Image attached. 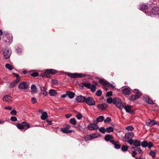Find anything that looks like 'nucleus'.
I'll return each instance as SVG.
<instances>
[{
	"mask_svg": "<svg viewBox=\"0 0 159 159\" xmlns=\"http://www.w3.org/2000/svg\"><path fill=\"white\" fill-rule=\"evenodd\" d=\"M134 134L133 132H130L127 133L125 136L123 137V140L127 142L129 144H132V142L133 139H132L134 136Z\"/></svg>",
	"mask_w": 159,
	"mask_h": 159,
	"instance_id": "obj_1",
	"label": "nucleus"
},
{
	"mask_svg": "<svg viewBox=\"0 0 159 159\" xmlns=\"http://www.w3.org/2000/svg\"><path fill=\"white\" fill-rule=\"evenodd\" d=\"M16 126L19 129L26 130L30 127V125L25 122H23L21 124H17Z\"/></svg>",
	"mask_w": 159,
	"mask_h": 159,
	"instance_id": "obj_2",
	"label": "nucleus"
},
{
	"mask_svg": "<svg viewBox=\"0 0 159 159\" xmlns=\"http://www.w3.org/2000/svg\"><path fill=\"white\" fill-rule=\"evenodd\" d=\"M114 103L116 106L120 109H122L124 107L121 100L119 98H115L114 100Z\"/></svg>",
	"mask_w": 159,
	"mask_h": 159,
	"instance_id": "obj_3",
	"label": "nucleus"
},
{
	"mask_svg": "<svg viewBox=\"0 0 159 159\" xmlns=\"http://www.w3.org/2000/svg\"><path fill=\"white\" fill-rule=\"evenodd\" d=\"M151 13L149 12L147 14L148 16H153V15H157L159 14V8L157 7H153L151 10Z\"/></svg>",
	"mask_w": 159,
	"mask_h": 159,
	"instance_id": "obj_4",
	"label": "nucleus"
},
{
	"mask_svg": "<svg viewBox=\"0 0 159 159\" xmlns=\"http://www.w3.org/2000/svg\"><path fill=\"white\" fill-rule=\"evenodd\" d=\"M67 75H68L69 77L72 78H81L82 77H84L85 76V75L84 74H82L81 73H68L67 74Z\"/></svg>",
	"mask_w": 159,
	"mask_h": 159,
	"instance_id": "obj_5",
	"label": "nucleus"
},
{
	"mask_svg": "<svg viewBox=\"0 0 159 159\" xmlns=\"http://www.w3.org/2000/svg\"><path fill=\"white\" fill-rule=\"evenodd\" d=\"M2 51L4 54V57L5 59H7L9 57L11 53V51L10 49L7 48H3Z\"/></svg>",
	"mask_w": 159,
	"mask_h": 159,
	"instance_id": "obj_6",
	"label": "nucleus"
},
{
	"mask_svg": "<svg viewBox=\"0 0 159 159\" xmlns=\"http://www.w3.org/2000/svg\"><path fill=\"white\" fill-rule=\"evenodd\" d=\"M98 135L96 133H94L89 135H87L85 136L84 139L85 141H89L98 137Z\"/></svg>",
	"mask_w": 159,
	"mask_h": 159,
	"instance_id": "obj_7",
	"label": "nucleus"
},
{
	"mask_svg": "<svg viewBox=\"0 0 159 159\" xmlns=\"http://www.w3.org/2000/svg\"><path fill=\"white\" fill-rule=\"evenodd\" d=\"M85 102L90 106H92L94 105L95 103V101L91 97H89L86 98Z\"/></svg>",
	"mask_w": 159,
	"mask_h": 159,
	"instance_id": "obj_8",
	"label": "nucleus"
},
{
	"mask_svg": "<svg viewBox=\"0 0 159 159\" xmlns=\"http://www.w3.org/2000/svg\"><path fill=\"white\" fill-rule=\"evenodd\" d=\"M121 91L125 95H129L131 93V89L129 87H124L121 89Z\"/></svg>",
	"mask_w": 159,
	"mask_h": 159,
	"instance_id": "obj_9",
	"label": "nucleus"
},
{
	"mask_svg": "<svg viewBox=\"0 0 159 159\" xmlns=\"http://www.w3.org/2000/svg\"><path fill=\"white\" fill-rule=\"evenodd\" d=\"M98 126L96 122L91 123L87 126V128L90 130H96L98 129Z\"/></svg>",
	"mask_w": 159,
	"mask_h": 159,
	"instance_id": "obj_10",
	"label": "nucleus"
},
{
	"mask_svg": "<svg viewBox=\"0 0 159 159\" xmlns=\"http://www.w3.org/2000/svg\"><path fill=\"white\" fill-rule=\"evenodd\" d=\"M145 123L146 125L148 126H152L157 124V122L154 120H147Z\"/></svg>",
	"mask_w": 159,
	"mask_h": 159,
	"instance_id": "obj_11",
	"label": "nucleus"
},
{
	"mask_svg": "<svg viewBox=\"0 0 159 159\" xmlns=\"http://www.w3.org/2000/svg\"><path fill=\"white\" fill-rule=\"evenodd\" d=\"M18 87L19 89H27L28 86L26 82H23L20 83Z\"/></svg>",
	"mask_w": 159,
	"mask_h": 159,
	"instance_id": "obj_12",
	"label": "nucleus"
},
{
	"mask_svg": "<svg viewBox=\"0 0 159 159\" xmlns=\"http://www.w3.org/2000/svg\"><path fill=\"white\" fill-rule=\"evenodd\" d=\"M140 9L144 12L146 13L147 14L149 13L148 12V6L145 5L141 4L139 6Z\"/></svg>",
	"mask_w": 159,
	"mask_h": 159,
	"instance_id": "obj_13",
	"label": "nucleus"
},
{
	"mask_svg": "<svg viewBox=\"0 0 159 159\" xmlns=\"http://www.w3.org/2000/svg\"><path fill=\"white\" fill-rule=\"evenodd\" d=\"M86 98L85 97L81 95L78 96L75 98L76 101L77 102H85Z\"/></svg>",
	"mask_w": 159,
	"mask_h": 159,
	"instance_id": "obj_14",
	"label": "nucleus"
},
{
	"mask_svg": "<svg viewBox=\"0 0 159 159\" xmlns=\"http://www.w3.org/2000/svg\"><path fill=\"white\" fill-rule=\"evenodd\" d=\"M12 98L9 95H7L4 96L3 98V100L4 101L10 102L12 101Z\"/></svg>",
	"mask_w": 159,
	"mask_h": 159,
	"instance_id": "obj_15",
	"label": "nucleus"
},
{
	"mask_svg": "<svg viewBox=\"0 0 159 159\" xmlns=\"http://www.w3.org/2000/svg\"><path fill=\"white\" fill-rule=\"evenodd\" d=\"M104 119V117L103 116H100L98 117L96 119V120H93L94 123L96 122L97 124L99 122L102 121Z\"/></svg>",
	"mask_w": 159,
	"mask_h": 159,
	"instance_id": "obj_16",
	"label": "nucleus"
},
{
	"mask_svg": "<svg viewBox=\"0 0 159 159\" xmlns=\"http://www.w3.org/2000/svg\"><path fill=\"white\" fill-rule=\"evenodd\" d=\"M132 144H133L136 147H139L141 145L140 141L138 140H133L131 142Z\"/></svg>",
	"mask_w": 159,
	"mask_h": 159,
	"instance_id": "obj_17",
	"label": "nucleus"
},
{
	"mask_svg": "<svg viewBox=\"0 0 159 159\" xmlns=\"http://www.w3.org/2000/svg\"><path fill=\"white\" fill-rule=\"evenodd\" d=\"M50 74L48 70H47L43 73L42 74V75L43 77H44L45 76H46L47 78H50Z\"/></svg>",
	"mask_w": 159,
	"mask_h": 159,
	"instance_id": "obj_18",
	"label": "nucleus"
},
{
	"mask_svg": "<svg viewBox=\"0 0 159 159\" xmlns=\"http://www.w3.org/2000/svg\"><path fill=\"white\" fill-rule=\"evenodd\" d=\"M123 107H124L126 111L127 112L132 113L133 111L131 109V106L128 105H126L124 107V106Z\"/></svg>",
	"mask_w": 159,
	"mask_h": 159,
	"instance_id": "obj_19",
	"label": "nucleus"
},
{
	"mask_svg": "<svg viewBox=\"0 0 159 159\" xmlns=\"http://www.w3.org/2000/svg\"><path fill=\"white\" fill-rule=\"evenodd\" d=\"M94 84H95V85H91L89 89H90L91 91L93 92H95L96 90V89L95 85H97V82H95L94 83Z\"/></svg>",
	"mask_w": 159,
	"mask_h": 159,
	"instance_id": "obj_20",
	"label": "nucleus"
},
{
	"mask_svg": "<svg viewBox=\"0 0 159 159\" xmlns=\"http://www.w3.org/2000/svg\"><path fill=\"white\" fill-rule=\"evenodd\" d=\"M113 137L111 135L108 134L105 136L104 139L105 140L107 141H110L113 139Z\"/></svg>",
	"mask_w": 159,
	"mask_h": 159,
	"instance_id": "obj_21",
	"label": "nucleus"
},
{
	"mask_svg": "<svg viewBox=\"0 0 159 159\" xmlns=\"http://www.w3.org/2000/svg\"><path fill=\"white\" fill-rule=\"evenodd\" d=\"M48 114L45 112L44 111L42 113L41 118L42 120H44L48 117Z\"/></svg>",
	"mask_w": 159,
	"mask_h": 159,
	"instance_id": "obj_22",
	"label": "nucleus"
},
{
	"mask_svg": "<svg viewBox=\"0 0 159 159\" xmlns=\"http://www.w3.org/2000/svg\"><path fill=\"white\" fill-rule=\"evenodd\" d=\"M66 95L70 98H72L74 97V93L70 91H67L66 92Z\"/></svg>",
	"mask_w": 159,
	"mask_h": 159,
	"instance_id": "obj_23",
	"label": "nucleus"
},
{
	"mask_svg": "<svg viewBox=\"0 0 159 159\" xmlns=\"http://www.w3.org/2000/svg\"><path fill=\"white\" fill-rule=\"evenodd\" d=\"M61 130L62 132L66 134L70 133L73 131L72 130H68V129H66V128H61Z\"/></svg>",
	"mask_w": 159,
	"mask_h": 159,
	"instance_id": "obj_24",
	"label": "nucleus"
},
{
	"mask_svg": "<svg viewBox=\"0 0 159 159\" xmlns=\"http://www.w3.org/2000/svg\"><path fill=\"white\" fill-rule=\"evenodd\" d=\"M132 149H134L136 152H137L139 154L141 153L142 152V150L138 147H132L131 148V150H132Z\"/></svg>",
	"mask_w": 159,
	"mask_h": 159,
	"instance_id": "obj_25",
	"label": "nucleus"
},
{
	"mask_svg": "<svg viewBox=\"0 0 159 159\" xmlns=\"http://www.w3.org/2000/svg\"><path fill=\"white\" fill-rule=\"evenodd\" d=\"M40 89L41 93L44 96H46L48 94V93L46 91V89L44 87H41Z\"/></svg>",
	"mask_w": 159,
	"mask_h": 159,
	"instance_id": "obj_26",
	"label": "nucleus"
},
{
	"mask_svg": "<svg viewBox=\"0 0 159 159\" xmlns=\"http://www.w3.org/2000/svg\"><path fill=\"white\" fill-rule=\"evenodd\" d=\"M49 94L51 96H56L57 94V92L53 89H50L49 91Z\"/></svg>",
	"mask_w": 159,
	"mask_h": 159,
	"instance_id": "obj_27",
	"label": "nucleus"
},
{
	"mask_svg": "<svg viewBox=\"0 0 159 159\" xmlns=\"http://www.w3.org/2000/svg\"><path fill=\"white\" fill-rule=\"evenodd\" d=\"M108 82L103 80H99V83L102 84L104 87L107 86V85L109 84Z\"/></svg>",
	"mask_w": 159,
	"mask_h": 159,
	"instance_id": "obj_28",
	"label": "nucleus"
},
{
	"mask_svg": "<svg viewBox=\"0 0 159 159\" xmlns=\"http://www.w3.org/2000/svg\"><path fill=\"white\" fill-rule=\"evenodd\" d=\"M134 92L135 93V95L137 96V97L139 98L142 95L141 93L137 89H135L134 90Z\"/></svg>",
	"mask_w": 159,
	"mask_h": 159,
	"instance_id": "obj_29",
	"label": "nucleus"
},
{
	"mask_svg": "<svg viewBox=\"0 0 159 159\" xmlns=\"http://www.w3.org/2000/svg\"><path fill=\"white\" fill-rule=\"evenodd\" d=\"M97 107L100 109L103 110L106 108L107 106L104 104H101L97 105Z\"/></svg>",
	"mask_w": 159,
	"mask_h": 159,
	"instance_id": "obj_30",
	"label": "nucleus"
},
{
	"mask_svg": "<svg viewBox=\"0 0 159 159\" xmlns=\"http://www.w3.org/2000/svg\"><path fill=\"white\" fill-rule=\"evenodd\" d=\"M137 96L135 95H132L129 97V99L131 101H134L135 100L138 98H138Z\"/></svg>",
	"mask_w": 159,
	"mask_h": 159,
	"instance_id": "obj_31",
	"label": "nucleus"
},
{
	"mask_svg": "<svg viewBox=\"0 0 159 159\" xmlns=\"http://www.w3.org/2000/svg\"><path fill=\"white\" fill-rule=\"evenodd\" d=\"M31 92L34 93L37 92V89L36 86L34 84H33L31 86Z\"/></svg>",
	"mask_w": 159,
	"mask_h": 159,
	"instance_id": "obj_32",
	"label": "nucleus"
},
{
	"mask_svg": "<svg viewBox=\"0 0 159 159\" xmlns=\"http://www.w3.org/2000/svg\"><path fill=\"white\" fill-rule=\"evenodd\" d=\"M82 85L88 89H89L91 84L89 83L84 82L82 84Z\"/></svg>",
	"mask_w": 159,
	"mask_h": 159,
	"instance_id": "obj_33",
	"label": "nucleus"
},
{
	"mask_svg": "<svg viewBox=\"0 0 159 159\" xmlns=\"http://www.w3.org/2000/svg\"><path fill=\"white\" fill-rule=\"evenodd\" d=\"M157 153L156 151H152L151 150L150 153V154L151 155L153 158H154L155 157V155Z\"/></svg>",
	"mask_w": 159,
	"mask_h": 159,
	"instance_id": "obj_34",
	"label": "nucleus"
},
{
	"mask_svg": "<svg viewBox=\"0 0 159 159\" xmlns=\"http://www.w3.org/2000/svg\"><path fill=\"white\" fill-rule=\"evenodd\" d=\"M70 123L72 124L75 125L76 123V121L75 118H71L70 120Z\"/></svg>",
	"mask_w": 159,
	"mask_h": 159,
	"instance_id": "obj_35",
	"label": "nucleus"
},
{
	"mask_svg": "<svg viewBox=\"0 0 159 159\" xmlns=\"http://www.w3.org/2000/svg\"><path fill=\"white\" fill-rule=\"evenodd\" d=\"M113 129L112 127H109L106 129V131L108 133L113 132Z\"/></svg>",
	"mask_w": 159,
	"mask_h": 159,
	"instance_id": "obj_36",
	"label": "nucleus"
},
{
	"mask_svg": "<svg viewBox=\"0 0 159 159\" xmlns=\"http://www.w3.org/2000/svg\"><path fill=\"white\" fill-rule=\"evenodd\" d=\"M49 73L51 74H55L57 73V71L54 69H48Z\"/></svg>",
	"mask_w": 159,
	"mask_h": 159,
	"instance_id": "obj_37",
	"label": "nucleus"
},
{
	"mask_svg": "<svg viewBox=\"0 0 159 159\" xmlns=\"http://www.w3.org/2000/svg\"><path fill=\"white\" fill-rule=\"evenodd\" d=\"M148 143V142L146 141H144L141 143V145L143 147L146 148L147 147Z\"/></svg>",
	"mask_w": 159,
	"mask_h": 159,
	"instance_id": "obj_38",
	"label": "nucleus"
},
{
	"mask_svg": "<svg viewBox=\"0 0 159 159\" xmlns=\"http://www.w3.org/2000/svg\"><path fill=\"white\" fill-rule=\"evenodd\" d=\"M146 102H147L151 104H153L154 103L152 99L149 98H147Z\"/></svg>",
	"mask_w": 159,
	"mask_h": 159,
	"instance_id": "obj_39",
	"label": "nucleus"
},
{
	"mask_svg": "<svg viewBox=\"0 0 159 159\" xmlns=\"http://www.w3.org/2000/svg\"><path fill=\"white\" fill-rule=\"evenodd\" d=\"M5 67L7 69H8L10 70H11L13 69V67L12 66L9 64H7L5 65Z\"/></svg>",
	"mask_w": 159,
	"mask_h": 159,
	"instance_id": "obj_40",
	"label": "nucleus"
},
{
	"mask_svg": "<svg viewBox=\"0 0 159 159\" xmlns=\"http://www.w3.org/2000/svg\"><path fill=\"white\" fill-rule=\"evenodd\" d=\"M99 131L102 133H104L106 132V129L103 127H101L99 129Z\"/></svg>",
	"mask_w": 159,
	"mask_h": 159,
	"instance_id": "obj_41",
	"label": "nucleus"
},
{
	"mask_svg": "<svg viewBox=\"0 0 159 159\" xmlns=\"http://www.w3.org/2000/svg\"><path fill=\"white\" fill-rule=\"evenodd\" d=\"M16 83H15V82H13L12 83L10 84L9 85V88H11L15 86L16 85Z\"/></svg>",
	"mask_w": 159,
	"mask_h": 159,
	"instance_id": "obj_42",
	"label": "nucleus"
},
{
	"mask_svg": "<svg viewBox=\"0 0 159 159\" xmlns=\"http://www.w3.org/2000/svg\"><path fill=\"white\" fill-rule=\"evenodd\" d=\"M128 146L123 145L121 147V150L123 151H126L128 150Z\"/></svg>",
	"mask_w": 159,
	"mask_h": 159,
	"instance_id": "obj_43",
	"label": "nucleus"
},
{
	"mask_svg": "<svg viewBox=\"0 0 159 159\" xmlns=\"http://www.w3.org/2000/svg\"><path fill=\"white\" fill-rule=\"evenodd\" d=\"M125 129L129 131H132L134 129V128L132 126H129L126 127Z\"/></svg>",
	"mask_w": 159,
	"mask_h": 159,
	"instance_id": "obj_44",
	"label": "nucleus"
},
{
	"mask_svg": "<svg viewBox=\"0 0 159 159\" xmlns=\"http://www.w3.org/2000/svg\"><path fill=\"white\" fill-rule=\"evenodd\" d=\"M76 117L78 119L80 120L82 118L83 116L81 113H78L76 115Z\"/></svg>",
	"mask_w": 159,
	"mask_h": 159,
	"instance_id": "obj_45",
	"label": "nucleus"
},
{
	"mask_svg": "<svg viewBox=\"0 0 159 159\" xmlns=\"http://www.w3.org/2000/svg\"><path fill=\"white\" fill-rule=\"evenodd\" d=\"M148 144H147V147H148L149 149H150L153 146V145L151 142H148Z\"/></svg>",
	"mask_w": 159,
	"mask_h": 159,
	"instance_id": "obj_46",
	"label": "nucleus"
},
{
	"mask_svg": "<svg viewBox=\"0 0 159 159\" xmlns=\"http://www.w3.org/2000/svg\"><path fill=\"white\" fill-rule=\"evenodd\" d=\"M108 84L107 85V86L108 87H110L111 88H113L115 87V84L114 83H113L111 84L109 83L108 82Z\"/></svg>",
	"mask_w": 159,
	"mask_h": 159,
	"instance_id": "obj_47",
	"label": "nucleus"
},
{
	"mask_svg": "<svg viewBox=\"0 0 159 159\" xmlns=\"http://www.w3.org/2000/svg\"><path fill=\"white\" fill-rule=\"evenodd\" d=\"M111 121V119L109 117H107L105 120H104V122L105 123H109Z\"/></svg>",
	"mask_w": 159,
	"mask_h": 159,
	"instance_id": "obj_48",
	"label": "nucleus"
},
{
	"mask_svg": "<svg viewBox=\"0 0 159 159\" xmlns=\"http://www.w3.org/2000/svg\"><path fill=\"white\" fill-rule=\"evenodd\" d=\"M101 94L102 91L100 90H98L96 92V95L98 96H101Z\"/></svg>",
	"mask_w": 159,
	"mask_h": 159,
	"instance_id": "obj_49",
	"label": "nucleus"
},
{
	"mask_svg": "<svg viewBox=\"0 0 159 159\" xmlns=\"http://www.w3.org/2000/svg\"><path fill=\"white\" fill-rule=\"evenodd\" d=\"M112 92L111 91H110L107 92L106 93V95L107 97H110L112 95Z\"/></svg>",
	"mask_w": 159,
	"mask_h": 159,
	"instance_id": "obj_50",
	"label": "nucleus"
},
{
	"mask_svg": "<svg viewBox=\"0 0 159 159\" xmlns=\"http://www.w3.org/2000/svg\"><path fill=\"white\" fill-rule=\"evenodd\" d=\"M52 82L53 85H56L58 84V82L56 80L52 79Z\"/></svg>",
	"mask_w": 159,
	"mask_h": 159,
	"instance_id": "obj_51",
	"label": "nucleus"
},
{
	"mask_svg": "<svg viewBox=\"0 0 159 159\" xmlns=\"http://www.w3.org/2000/svg\"><path fill=\"white\" fill-rule=\"evenodd\" d=\"M116 149H119L120 148V145L116 143L114 145Z\"/></svg>",
	"mask_w": 159,
	"mask_h": 159,
	"instance_id": "obj_52",
	"label": "nucleus"
},
{
	"mask_svg": "<svg viewBox=\"0 0 159 159\" xmlns=\"http://www.w3.org/2000/svg\"><path fill=\"white\" fill-rule=\"evenodd\" d=\"M11 120L13 121H16L17 120V118L15 116H12L11 117Z\"/></svg>",
	"mask_w": 159,
	"mask_h": 159,
	"instance_id": "obj_53",
	"label": "nucleus"
},
{
	"mask_svg": "<svg viewBox=\"0 0 159 159\" xmlns=\"http://www.w3.org/2000/svg\"><path fill=\"white\" fill-rule=\"evenodd\" d=\"M39 75V74L37 72H34L33 73H32L31 74V75L33 77H36L38 76Z\"/></svg>",
	"mask_w": 159,
	"mask_h": 159,
	"instance_id": "obj_54",
	"label": "nucleus"
},
{
	"mask_svg": "<svg viewBox=\"0 0 159 159\" xmlns=\"http://www.w3.org/2000/svg\"><path fill=\"white\" fill-rule=\"evenodd\" d=\"M31 100L33 104L37 102V100L35 98H32Z\"/></svg>",
	"mask_w": 159,
	"mask_h": 159,
	"instance_id": "obj_55",
	"label": "nucleus"
},
{
	"mask_svg": "<svg viewBox=\"0 0 159 159\" xmlns=\"http://www.w3.org/2000/svg\"><path fill=\"white\" fill-rule=\"evenodd\" d=\"M17 112L15 110H13L11 112V114L13 115H15L16 114Z\"/></svg>",
	"mask_w": 159,
	"mask_h": 159,
	"instance_id": "obj_56",
	"label": "nucleus"
},
{
	"mask_svg": "<svg viewBox=\"0 0 159 159\" xmlns=\"http://www.w3.org/2000/svg\"><path fill=\"white\" fill-rule=\"evenodd\" d=\"M107 101L108 103H111L112 102V99L111 98H109L107 99Z\"/></svg>",
	"mask_w": 159,
	"mask_h": 159,
	"instance_id": "obj_57",
	"label": "nucleus"
},
{
	"mask_svg": "<svg viewBox=\"0 0 159 159\" xmlns=\"http://www.w3.org/2000/svg\"><path fill=\"white\" fill-rule=\"evenodd\" d=\"M76 127L78 130H79L80 131L81 130H82V129H83L81 126L80 125L77 126H76Z\"/></svg>",
	"mask_w": 159,
	"mask_h": 159,
	"instance_id": "obj_58",
	"label": "nucleus"
},
{
	"mask_svg": "<svg viewBox=\"0 0 159 159\" xmlns=\"http://www.w3.org/2000/svg\"><path fill=\"white\" fill-rule=\"evenodd\" d=\"M137 154V152L135 151H132V156L133 157H135V156H136Z\"/></svg>",
	"mask_w": 159,
	"mask_h": 159,
	"instance_id": "obj_59",
	"label": "nucleus"
},
{
	"mask_svg": "<svg viewBox=\"0 0 159 159\" xmlns=\"http://www.w3.org/2000/svg\"><path fill=\"white\" fill-rule=\"evenodd\" d=\"M5 109L6 110H12V108L10 106H8L5 107Z\"/></svg>",
	"mask_w": 159,
	"mask_h": 159,
	"instance_id": "obj_60",
	"label": "nucleus"
},
{
	"mask_svg": "<svg viewBox=\"0 0 159 159\" xmlns=\"http://www.w3.org/2000/svg\"><path fill=\"white\" fill-rule=\"evenodd\" d=\"M20 78H17L16 79V80L14 81V82H15V83H16V84L20 81Z\"/></svg>",
	"mask_w": 159,
	"mask_h": 159,
	"instance_id": "obj_61",
	"label": "nucleus"
},
{
	"mask_svg": "<svg viewBox=\"0 0 159 159\" xmlns=\"http://www.w3.org/2000/svg\"><path fill=\"white\" fill-rule=\"evenodd\" d=\"M110 142L112 143V144H113V145H115V144L116 143V142L115 141H114V140H111L110 141Z\"/></svg>",
	"mask_w": 159,
	"mask_h": 159,
	"instance_id": "obj_62",
	"label": "nucleus"
},
{
	"mask_svg": "<svg viewBox=\"0 0 159 159\" xmlns=\"http://www.w3.org/2000/svg\"><path fill=\"white\" fill-rule=\"evenodd\" d=\"M70 126L68 125H65V128H66V129H70Z\"/></svg>",
	"mask_w": 159,
	"mask_h": 159,
	"instance_id": "obj_63",
	"label": "nucleus"
},
{
	"mask_svg": "<svg viewBox=\"0 0 159 159\" xmlns=\"http://www.w3.org/2000/svg\"><path fill=\"white\" fill-rule=\"evenodd\" d=\"M47 122L48 123V125H51L52 124V121L51 120H47Z\"/></svg>",
	"mask_w": 159,
	"mask_h": 159,
	"instance_id": "obj_64",
	"label": "nucleus"
}]
</instances>
